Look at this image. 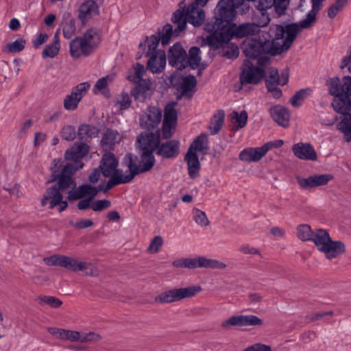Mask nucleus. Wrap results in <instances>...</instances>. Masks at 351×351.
<instances>
[{
	"mask_svg": "<svg viewBox=\"0 0 351 351\" xmlns=\"http://www.w3.org/2000/svg\"><path fill=\"white\" fill-rule=\"evenodd\" d=\"M67 269L75 272L85 271L86 275L93 277H97L99 275V269L91 262L79 261L71 256Z\"/></svg>",
	"mask_w": 351,
	"mask_h": 351,
	"instance_id": "nucleus-24",
	"label": "nucleus"
},
{
	"mask_svg": "<svg viewBox=\"0 0 351 351\" xmlns=\"http://www.w3.org/2000/svg\"><path fill=\"white\" fill-rule=\"evenodd\" d=\"M265 155V150L262 147H248L242 150L239 156L240 160L251 162L260 160Z\"/></svg>",
	"mask_w": 351,
	"mask_h": 351,
	"instance_id": "nucleus-32",
	"label": "nucleus"
},
{
	"mask_svg": "<svg viewBox=\"0 0 351 351\" xmlns=\"http://www.w3.org/2000/svg\"><path fill=\"white\" fill-rule=\"evenodd\" d=\"M138 147L141 151L152 152L159 147L160 133L157 130L156 133H142L137 138Z\"/></svg>",
	"mask_w": 351,
	"mask_h": 351,
	"instance_id": "nucleus-21",
	"label": "nucleus"
},
{
	"mask_svg": "<svg viewBox=\"0 0 351 351\" xmlns=\"http://www.w3.org/2000/svg\"><path fill=\"white\" fill-rule=\"evenodd\" d=\"M312 92L309 88L300 89L290 99V103L293 107L298 108L302 104L304 100L312 94Z\"/></svg>",
	"mask_w": 351,
	"mask_h": 351,
	"instance_id": "nucleus-44",
	"label": "nucleus"
},
{
	"mask_svg": "<svg viewBox=\"0 0 351 351\" xmlns=\"http://www.w3.org/2000/svg\"><path fill=\"white\" fill-rule=\"evenodd\" d=\"M61 26L65 38L69 39L75 35L76 30L75 22L70 13L64 14Z\"/></svg>",
	"mask_w": 351,
	"mask_h": 351,
	"instance_id": "nucleus-35",
	"label": "nucleus"
},
{
	"mask_svg": "<svg viewBox=\"0 0 351 351\" xmlns=\"http://www.w3.org/2000/svg\"><path fill=\"white\" fill-rule=\"evenodd\" d=\"M314 230L308 224H300L296 228V236L302 241H311Z\"/></svg>",
	"mask_w": 351,
	"mask_h": 351,
	"instance_id": "nucleus-45",
	"label": "nucleus"
},
{
	"mask_svg": "<svg viewBox=\"0 0 351 351\" xmlns=\"http://www.w3.org/2000/svg\"><path fill=\"white\" fill-rule=\"evenodd\" d=\"M313 189L326 185L332 179L330 174H314L311 176Z\"/></svg>",
	"mask_w": 351,
	"mask_h": 351,
	"instance_id": "nucleus-50",
	"label": "nucleus"
},
{
	"mask_svg": "<svg viewBox=\"0 0 351 351\" xmlns=\"http://www.w3.org/2000/svg\"><path fill=\"white\" fill-rule=\"evenodd\" d=\"M103 184H99L97 187L93 186L90 184H82L75 188V190H70L68 192L67 199L69 200H76L82 198L93 199L99 191L104 189Z\"/></svg>",
	"mask_w": 351,
	"mask_h": 351,
	"instance_id": "nucleus-17",
	"label": "nucleus"
},
{
	"mask_svg": "<svg viewBox=\"0 0 351 351\" xmlns=\"http://www.w3.org/2000/svg\"><path fill=\"white\" fill-rule=\"evenodd\" d=\"M118 164V160L113 154L106 153L103 155L99 168L105 178H110L104 186V193L117 185L132 180V176L130 174L129 170L124 173L122 169L117 168Z\"/></svg>",
	"mask_w": 351,
	"mask_h": 351,
	"instance_id": "nucleus-3",
	"label": "nucleus"
},
{
	"mask_svg": "<svg viewBox=\"0 0 351 351\" xmlns=\"http://www.w3.org/2000/svg\"><path fill=\"white\" fill-rule=\"evenodd\" d=\"M324 0H311L312 10L306 14V17L299 23L275 25L271 29V33L276 38V43L278 45L277 53L284 50H288L302 29H309L316 21V16L321 10Z\"/></svg>",
	"mask_w": 351,
	"mask_h": 351,
	"instance_id": "nucleus-1",
	"label": "nucleus"
},
{
	"mask_svg": "<svg viewBox=\"0 0 351 351\" xmlns=\"http://www.w3.org/2000/svg\"><path fill=\"white\" fill-rule=\"evenodd\" d=\"M292 149L294 155L301 160L315 161L317 159L315 150L309 143H298Z\"/></svg>",
	"mask_w": 351,
	"mask_h": 351,
	"instance_id": "nucleus-28",
	"label": "nucleus"
},
{
	"mask_svg": "<svg viewBox=\"0 0 351 351\" xmlns=\"http://www.w3.org/2000/svg\"><path fill=\"white\" fill-rule=\"evenodd\" d=\"M195 258H180L174 261L173 266L177 268H187L189 269H195Z\"/></svg>",
	"mask_w": 351,
	"mask_h": 351,
	"instance_id": "nucleus-56",
	"label": "nucleus"
},
{
	"mask_svg": "<svg viewBox=\"0 0 351 351\" xmlns=\"http://www.w3.org/2000/svg\"><path fill=\"white\" fill-rule=\"evenodd\" d=\"M60 136L68 141H73L76 137L75 128L72 125H64L60 131Z\"/></svg>",
	"mask_w": 351,
	"mask_h": 351,
	"instance_id": "nucleus-58",
	"label": "nucleus"
},
{
	"mask_svg": "<svg viewBox=\"0 0 351 351\" xmlns=\"http://www.w3.org/2000/svg\"><path fill=\"white\" fill-rule=\"evenodd\" d=\"M154 93L153 84L150 79H145L137 83L132 92L135 101L145 102L149 99Z\"/></svg>",
	"mask_w": 351,
	"mask_h": 351,
	"instance_id": "nucleus-22",
	"label": "nucleus"
},
{
	"mask_svg": "<svg viewBox=\"0 0 351 351\" xmlns=\"http://www.w3.org/2000/svg\"><path fill=\"white\" fill-rule=\"evenodd\" d=\"M252 19L253 21L252 23L255 24L258 29H260V27H266L271 21L269 12H261L256 8L253 11Z\"/></svg>",
	"mask_w": 351,
	"mask_h": 351,
	"instance_id": "nucleus-40",
	"label": "nucleus"
},
{
	"mask_svg": "<svg viewBox=\"0 0 351 351\" xmlns=\"http://www.w3.org/2000/svg\"><path fill=\"white\" fill-rule=\"evenodd\" d=\"M60 46H58L55 44L51 43L47 45L42 53L43 58H53L56 56H58L60 51Z\"/></svg>",
	"mask_w": 351,
	"mask_h": 351,
	"instance_id": "nucleus-60",
	"label": "nucleus"
},
{
	"mask_svg": "<svg viewBox=\"0 0 351 351\" xmlns=\"http://www.w3.org/2000/svg\"><path fill=\"white\" fill-rule=\"evenodd\" d=\"M265 76V71L254 66L249 60L244 62L242 71L240 75V82L244 84H257Z\"/></svg>",
	"mask_w": 351,
	"mask_h": 351,
	"instance_id": "nucleus-13",
	"label": "nucleus"
},
{
	"mask_svg": "<svg viewBox=\"0 0 351 351\" xmlns=\"http://www.w3.org/2000/svg\"><path fill=\"white\" fill-rule=\"evenodd\" d=\"M162 111L156 107H149L147 110L140 117V125L147 130L155 129L160 124Z\"/></svg>",
	"mask_w": 351,
	"mask_h": 351,
	"instance_id": "nucleus-20",
	"label": "nucleus"
},
{
	"mask_svg": "<svg viewBox=\"0 0 351 351\" xmlns=\"http://www.w3.org/2000/svg\"><path fill=\"white\" fill-rule=\"evenodd\" d=\"M168 58L169 63L179 69L187 65V54L179 43L175 44L169 49Z\"/></svg>",
	"mask_w": 351,
	"mask_h": 351,
	"instance_id": "nucleus-23",
	"label": "nucleus"
},
{
	"mask_svg": "<svg viewBox=\"0 0 351 351\" xmlns=\"http://www.w3.org/2000/svg\"><path fill=\"white\" fill-rule=\"evenodd\" d=\"M67 269L75 272L85 271L86 275L93 277H97L99 275V269L91 262L79 261L71 256Z\"/></svg>",
	"mask_w": 351,
	"mask_h": 351,
	"instance_id": "nucleus-25",
	"label": "nucleus"
},
{
	"mask_svg": "<svg viewBox=\"0 0 351 351\" xmlns=\"http://www.w3.org/2000/svg\"><path fill=\"white\" fill-rule=\"evenodd\" d=\"M98 14L99 9L96 2L93 0H87L80 6L78 18L84 25L88 20Z\"/></svg>",
	"mask_w": 351,
	"mask_h": 351,
	"instance_id": "nucleus-29",
	"label": "nucleus"
},
{
	"mask_svg": "<svg viewBox=\"0 0 351 351\" xmlns=\"http://www.w3.org/2000/svg\"><path fill=\"white\" fill-rule=\"evenodd\" d=\"M176 102L168 104L165 108V117L162 123V136L169 138L172 136L171 130L174 128L177 120V112L175 109Z\"/></svg>",
	"mask_w": 351,
	"mask_h": 351,
	"instance_id": "nucleus-19",
	"label": "nucleus"
},
{
	"mask_svg": "<svg viewBox=\"0 0 351 351\" xmlns=\"http://www.w3.org/2000/svg\"><path fill=\"white\" fill-rule=\"evenodd\" d=\"M276 25H273L270 27L269 30V37L272 38L271 43L269 42H261L256 39H252L248 41H245L243 45V53L247 58L251 59L258 58V63L261 65H263L267 63L269 59L266 57L261 58V56L265 53H270L272 56L280 55L287 50H284L279 53H277V49L278 45L276 43V38L274 35L271 33V29Z\"/></svg>",
	"mask_w": 351,
	"mask_h": 351,
	"instance_id": "nucleus-5",
	"label": "nucleus"
},
{
	"mask_svg": "<svg viewBox=\"0 0 351 351\" xmlns=\"http://www.w3.org/2000/svg\"><path fill=\"white\" fill-rule=\"evenodd\" d=\"M100 42L98 33L90 29L87 30L83 36L75 37L70 43V53L74 58H78L82 56H88L97 47Z\"/></svg>",
	"mask_w": 351,
	"mask_h": 351,
	"instance_id": "nucleus-8",
	"label": "nucleus"
},
{
	"mask_svg": "<svg viewBox=\"0 0 351 351\" xmlns=\"http://www.w3.org/2000/svg\"><path fill=\"white\" fill-rule=\"evenodd\" d=\"M189 60H187V64H189L192 69H195L199 66L201 61L200 50L198 47H193L189 51Z\"/></svg>",
	"mask_w": 351,
	"mask_h": 351,
	"instance_id": "nucleus-49",
	"label": "nucleus"
},
{
	"mask_svg": "<svg viewBox=\"0 0 351 351\" xmlns=\"http://www.w3.org/2000/svg\"><path fill=\"white\" fill-rule=\"evenodd\" d=\"M163 245V239L161 236H155L151 241L147 251L150 254H156L159 252Z\"/></svg>",
	"mask_w": 351,
	"mask_h": 351,
	"instance_id": "nucleus-61",
	"label": "nucleus"
},
{
	"mask_svg": "<svg viewBox=\"0 0 351 351\" xmlns=\"http://www.w3.org/2000/svg\"><path fill=\"white\" fill-rule=\"evenodd\" d=\"M231 119L232 121H234L237 123L235 129H241L246 125L248 119L247 112L245 110H242L240 113L233 111L231 114Z\"/></svg>",
	"mask_w": 351,
	"mask_h": 351,
	"instance_id": "nucleus-48",
	"label": "nucleus"
},
{
	"mask_svg": "<svg viewBox=\"0 0 351 351\" xmlns=\"http://www.w3.org/2000/svg\"><path fill=\"white\" fill-rule=\"evenodd\" d=\"M81 169L82 165L80 163H77L75 166L65 165L62 168L60 173L56 174V170L53 171V173L52 174L53 178L51 181L58 180L57 187L61 191L75 190L76 183L73 178V175Z\"/></svg>",
	"mask_w": 351,
	"mask_h": 351,
	"instance_id": "nucleus-12",
	"label": "nucleus"
},
{
	"mask_svg": "<svg viewBox=\"0 0 351 351\" xmlns=\"http://www.w3.org/2000/svg\"><path fill=\"white\" fill-rule=\"evenodd\" d=\"M269 114L276 123L283 128H288L290 124V113L287 108L281 105H276L269 108Z\"/></svg>",
	"mask_w": 351,
	"mask_h": 351,
	"instance_id": "nucleus-27",
	"label": "nucleus"
},
{
	"mask_svg": "<svg viewBox=\"0 0 351 351\" xmlns=\"http://www.w3.org/2000/svg\"><path fill=\"white\" fill-rule=\"evenodd\" d=\"M25 40L23 38H19L14 42L8 43L3 49L4 51L10 53H18L21 51L25 46Z\"/></svg>",
	"mask_w": 351,
	"mask_h": 351,
	"instance_id": "nucleus-53",
	"label": "nucleus"
},
{
	"mask_svg": "<svg viewBox=\"0 0 351 351\" xmlns=\"http://www.w3.org/2000/svg\"><path fill=\"white\" fill-rule=\"evenodd\" d=\"M350 0H336L335 3L328 9V16L333 19L337 14L342 10Z\"/></svg>",
	"mask_w": 351,
	"mask_h": 351,
	"instance_id": "nucleus-52",
	"label": "nucleus"
},
{
	"mask_svg": "<svg viewBox=\"0 0 351 351\" xmlns=\"http://www.w3.org/2000/svg\"><path fill=\"white\" fill-rule=\"evenodd\" d=\"M88 152L89 147L85 143H75L69 149L66 150L64 154L65 159L71 161V162L66 165L75 166L77 163H80L82 168L84 164L81 160L88 153Z\"/></svg>",
	"mask_w": 351,
	"mask_h": 351,
	"instance_id": "nucleus-18",
	"label": "nucleus"
},
{
	"mask_svg": "<svg viewBox=\"0 0 351 351\" xmlns=\"http://www.w3.org/2000/svg\"><path fill=\"white\" fill-rule=\"evenodd\" d=\"M245 327L262 326L264 322L262 319L254 315H243Z\"/></svg>",
	"mask_w": 351,
	"mask_h": 351,
	"instance_id": "nucleus-59",
	"label": "nucleus"
},
{
	"mask_svg": "<svg viewBox=\"0 0 351 351\" xmlns=\"http://www.w3.org/2000/svg\"><path fill=\"white\" fill-rule=\"evenodd\" d=\"M223 329L229 330L232 327L245 328L244 317L243 314L230 316L221 324Z\"/></svg>",
	"mask_w": 351,
	"mask_h": 351,
	"instance_id": "nucleus-39",
	"label": "nucleus"
},
{
	"mask_svg": "<svg viewBox=\"0 0 351 351\" xmlns=\"http://www.w3.org/2000/svg\"><path fill=\"white\" fill-rule=\"evenodd\" d=\"M149 57L147 68L155 73L162 72L166 65V55L165 51H158L155 52L154 54L149 56Z\"/></svg>",
	"mask_w": 351,
	"mask_h": 351,
	"instance_id": "nucleus-30",
	"label": "nucleus"
},
{
	"mask_svg": "<svg viewBox=\"0 0 351 351\" xmlns=\"http://www.w3.org/2000/svg\"><path fill=\"white\" fill-rule=\"evenodd\" d=\"M145 73L144 66L137 63L134 66L133 72L128 76V79L135 84L139 83L144 80L143 77Z\"/></svg>",
	"mask_w": 351,
	"mask_h": 351,
	"instance_id": "nucleus-46",
	"label": "nucleus"
},
{
	"mask_svg": "<svg viewBox=\"0 0 351 351\" xmlns=\"http://www.w3.org/2000/svg\"><path fill=\"white\" fill-rule=\"evenodd\" d=\"M208 149V136L204 134L199 135L191 145L188 151L197 153Z\"/></svg>",
	"mask_w": 351,
	"mask_h": 351,
	"instance_id": "nucleus-42",
	"label": "nucleus"
},
{
	"mask_svg": "<svg viewBox=\"0 0 351 351\" xmlns=\"http://www.w3.org/2000/svg\"><path fill=\"white\" fill-rule=\"evenodd\" d=\"M343 119L337 124V130L343 134L346 142H351V114L348 111L341 113Z\"/></svg>",
	"mask_w": 351,
	"mask_h": 351,
	"instance_id": "nucleus-36",
	"label": "nucleus"
},
{
	"mask_svg": "<svg viewBox=\"0 0 351 351\" xmlns=\"http://www.w3.org/2000/svg\"><path fill=\"white\" fill-rule=\"evenodd\" d=\"M110 201L106 199H104L93 202L91 204V208L95 212H101L110 208Z\"/></svg>",
	"mask_w": 351,
	"mask_h": 351,
	"instance_id": "nucleus-64",
	"label": "nucleus"
},
{
	"mask_svg": "<svg viewBox=\"0 0 351 351\" xmlns=\"http://www.w3.org/2000/svg\"><path fill=\"white\" fill-rule=\"evenodd\" d=\"M269 84L273 85V86L280 84L278 71L275 68L269 69V77L266 80V86L269 87Z\"/></svg>",
	"mask_w": 351,
	"mask_h": 351,
	"instance_id": "nucleus-63",
	"label": "nucleus"
},
{
	"mask_svg": "<svg viewBox=\"0 0 351 351\" xmlns=\"http://www.w3.org/2000/svg\"><path fill=\"white\" fill-rule=\"evenodd\" d=\"M225 119V113L222 110H218L213 117L208 129L211 134H217L222 128Z\"/></svg>",
	"mask_w": 351,
	"mask_h": 351,
	"instance_id": "nucleus-41",
	"label": "nucleus"
},
{
	"mask_svg": "<svg viewBox=\"0 0 351 351\" xmlns=\"http://www.w3.org/2000/svg\"><path fill=\"white\" fill-rule=\"evenodd\" d=\"M327 86L329 93L334 96L333 109L338 113H346L350 104L349 97H351V76L330 78L327 81Z\"/></svg>",
	"mask_w": 351,
	"mask_h": 351,
	"instance_id": "nucleus-4",
	"label": "nucleus"
},
{
	"mask_svg": "<svg viewBox=\"0 0 351 351\" xmlns=\"http://www.w3.org/2000/svg\"><path fill=\"white\" fill-rule=\"evenodd\" d=\"M311 241L319 252L328 260L336 258L346 252V245L341 241H332L328 230L317 228L314 230Z\"/></svg>",
	"mask_w": 351,
	"mask_h": 351,
	"instance_id": "nucleus-6",
	"label": "nucleus"
},
{
	"mask_svg": "<svg viewBox=\"0 0 351 351\" xmlns=\"http://www.w3.org/2000/svg\"><path fill=\"white\" fill-rule=\"evenodd\" d=\"M289 0H258L255 3V8L261 12H269L274 7L276 12L281 15L287 10Z\"/></svg>",
	"mask_w": 351,
	"mask_h": 351,
	"instance_id": "nucleus-26",
	"label": "nucleus"
},
{
	"mask_svg": "<svg viewBox=\"0 0 351 351\" xmlns=\"http://www.w3.org/2000/svg\"><path fill=\"white\" fill-rule=\"evenodd\" d=\"M184 160L187 163V169L191 179H195L199 176L201 164L197 153L188 151Z\"/></svg>",
	"mask_w": 351,
	"mask_h": 351,
	"instance_id": "nucleus-31",
	"label": "nucleus"
},
{
	"mask_svg": "<svg viewBox=\"0 0 351 351\" xmlns=\"http://www.w3.org/2000/svg\"><path fill=\"white\" fill-rule=\"evenodd\" d=\"M121 140V134L116 130H107L104 133L101 143L103 147L107 149H111L117 143H119Z\"/></svg>",
	"mask_w": 351,
	"mask_h": 351,
	"instance_id": "nucleus-37",
	"label": "nucleus"
},
{
	"mask_svg": "<svg viewBox=\"0 0 351 351\" xmlns=\"http://www.w3.org/2000/svg\"><path fill=\"white\" fill-rule=\"evenodd\" d=\"M132 100L127 93H121L117 98V105L121 110H125L130 106Z\"/></svg>",
	"mask_w": 351,
	"mask_h": 351,
	"instance_id": "nucleus-62",
	"label": "nucleus"
},
{
	"mask_svg": "<svg viewBox=\"0 0 351 351\" xmlns=\"http://www.w3.org/2000/svg\"><path fill=\"white\" fill-rule=\"evenodd\" d=\"M195 269L205 268L211 269L223 270L227 268V265L217 259L208 258L205 256L195 257Z\"/></svg>",
	"mask_w": 351,
	"mask_h": 351,
	"instance_id": "nucleus-33",
	"label": "nucleus"
},
{
	"mask_svg": "<svg viewBox=\"0 0 351 351\" xmlns=\"http://www.w3.org/2000/svg\"><path fill=\"white\" fill-rule=\"evenodd\" d=\"M171 21L176 25L174 36H178L180 32L185 29L187 22L195 27L202 25L205 21V13L197 3H190L186 8L176 10Z\"/></svg>",
	"mask_w": 351,
	"mask_h": 351,
	"instance_id": "nucleus-7",
	"label": "nucleus"
},
{
	"mask_svg": "<svg viewBox=\"0 0 351 351\" xmlns=\"http://www.w3.org/2000/svg\"><path fill=\"white\" fill-rule=\"evenodd\" d=\"M101 339V336L95 332L81 331L80 343H97Z\"/></svg>",
	"mask_w": 351,
	"mask_h": 351,
	"instance_id": "nucleus-57",
	"label": "nucleus"
},
{
	"mask_svg": "<svg viewBox=\"0 0 351 351\" xmlns=\"http://www.w3.org/2000/svg\"><path fill=\"white\" fill-rule=\"evenodd\" d=\"M47 204H49V208H53L59 206V211L62 212L68 206L66 201L63 200V197L57 186L49 187L46 191L43 198L41 200V204L45 206Z\"/></svg>",
	"mask_w": 351,
	"mask_h": 351,
	"instance_id": "nucleus-16",
	"label": "nucleus"
},
{
	"mask_svg": "<svg viewBox=\"0 0 351 351\" xmlns=\"http://www.w3.org/2000/svg\"><path fill=\"white\" fill-rule=\"evenodd\" d=\"M200 291L202 287L197 285L167 289L156 295L154 302L158 304H171L192 298Z\"/></svg>",
	"mask_w": 351,
	"mask_h": 351,
	"instance_id": "nucleus-10",
	"label": "nucleus"
},
{
	"mask_svg": "<svg viewBox=\"0 0 351 351\" xmlns=\"http://www.w3.org/2000/svg\"><path fill=\"white\" fill-rule=\"evenodd\" d=\"M90 85L88 82H83L75 86L71 94L65 97L63 106L67 110H75L78 106V104L87 93Z\"/></svg>",
	"mask_w": 351,
	"mask_h": 351,
	"instance_id": "nucleus-15",
	"label": "nucleus"
},
{
	"mask_svg": "<svg viewBox=\"0 0 351 351\" xmlns=\"http://www.w3.org/2000/svg\"><path fill=\"white\" fill-rule=\"evenodd\" d=\"M38 301L41 305H49L52 308H58L62 304V302L53 296L40 295Z\"/></svg>",
	"mask_w": 351,
	"mask_h": 351,
	"instance_id": "nucleus-54",
	"label": "nucleus"
},
{
	"mask_svg": "<svg viewBox=\"0 0 351 351\" xmlns=\"http://www.w3.org/2000/svg\"><path fill=\"white\" fill-rule=\"evenodd\" d=\"M179 153V143L177 141H169L159 146L157 154L162 158H172Z\"/></svg>",
	"mask_w": 351,
	"mask_h": 351,
	"instance_id": "nucleus-34",
	"label": "nucleus"
},
{
	"mask_svg": "<svg viewBox=\"0 0 351 351\" xmlns=\"http://www.w3.org/2000/svg\"><path fill=\"white\" fill-rule=\"evenodd\" d=\"M258 29L253 23H243L239 25L234 23L229 28L223 29V35L218 39L219 43L213 45L212 47L217 49L221 47L224 44L228 43L235 36L238 38L254 36L258 34ZM216 43H218L217 40Z\"/></svg>",
	"mask_w": 351,
	"mask_h": 351,
	"instance_id": "nucleus-9",
	"label": "nucleus"
},
{
	"mask_svg": "<svg viewBox=\"0 0 351 351\" xmlns=\"http://www.w3.org/2000/svg\"><path fill=\"white\" fill-rule=\"evenodd\" d=\"M193 219L197 224L202 227H207L210 224V221L206 215V213L197 208H195L193 211Z\"/></svg>",
	"mask_w": 351,
	"mask_h": 351,
	"instance_id": "nucleus-55",
	"label": "nucleus"
},
{
	"mask_svg": "<svg viewBox=\"0 0 351 351\" xmlns=\"http://www.w3.org/2000/svg\"><path fill=\"white\" fill-rule=\"evenodd\" d=\"M98 130L96 127L87 124H83L79 127L77 134L80 139L86 140L96 137Z\"/></svg>",
	"mask_w": 351,
	"mask_h": 351,
	"instance_id": "nucleus-43",
	"label": "nucleus"
},
{
	"mask_svg": "<svg viewBox=\"0 0 351 351\" xmlns=\"http://www.w3.org/2000/svg\"><path fill=\"white\" fill-rule=\"evenodd\" d=\"M172 36H174V30H173V27L170 24H167L163 27L161 33L156 35H152L150 37L147 38L146 41L148 47V51L146 53V56H151L154 54L155 52L159 51L156 49L160 40L163 46L168 45Z\"/></svg>",
	"mask_w": 351,
	"mask_h": 351,
	"instance_id": "nucleus-14",
	"label": "nucleus"
},
{
	"mask_svg": "<svg viewBox=\"0 0 351 351\" xmlns=\"http://www.w3.org/2000/svg\"><path fill=\"white\" fill-rule=\"evenodd\" d=\"M236 15L234 8L228 3V0H220L215 8L213 20L208 22L204 27L206 32L210 34L206 36V40L208 45L212 47L216 45V41L223 35V29L231 26L230 21ZM219 43V41H217Z\"/></svg>",
	"mask_w": 351,
	"mask_h": 351,
	"instance_id": "nucleus-2",
	"label": "nucleus"
},
{
	"mask_svg": "<svg viewBox=\"0 0 351 351\" xmlns=\"http://www.w3.org/2000/svg\"><path fill=\"white\" fill-rule=\"evenodd\" d=\"M197 80L195 76L188 75L183 79L181 85V90L184 95H187L188 93L191 91L196 86Z\"/></svg>",
	"mask_w": 351,
	"mask_h": 351,
	"instance_id": "nucleus-51",
	"label": "nucleus"
},
{
	"mask_svg": "<svg viewBox=\"0 0 351 351\" xmlns=\"http://www.w3.org/2000/svg\"><path fill=\"white\" fill-rule=\"evenodd\" d=\"M112 80L113 77L112 75H107L98 80L93 88L94 93H97V92L100 91H104V95H106V97H108L109 91H106V88L108 84L112 81Z\"/></svg>",
	"mask_w": 351,
	"mask_h": 351,
	"instance_id": "nucleus-47",
	"label": "nucleus"
},
{
	"mask_svg": "<svg viewBox=\"0 0 351 351\" xmlns=\"http://www.w3.org/2000/svg\"><path fill=\"white\" fill-rule=\"evenodd\" d=\"M136 156L131 154L125 155L123 163L126 166L132 176V180L136 175L146 172L152 169L155 163L154 156L152 152L141 151V164L136 165Z\"/></svg>",
	"mask_w": 351,
	"mask_h": 351,
	"instance_id": "nucleus-11",
	"label": "nucleus"
},
{
	"mask_svg": "<svg viewBox=\"0 0 351 351\" xmlns=\"http://www.w3.org/2000/svg\"><path fill=\"white\" fill-rule=\"evenodd\" d=\"M71 256L61 254H54L45 257L43 262L48 266H59L67 269Z\"/></svg>",
	"mask_w": 351,
	"mask_h": 351,
	"instance_id": "nucleus-38",
	"label": "nucleus"
}]
</instances>
